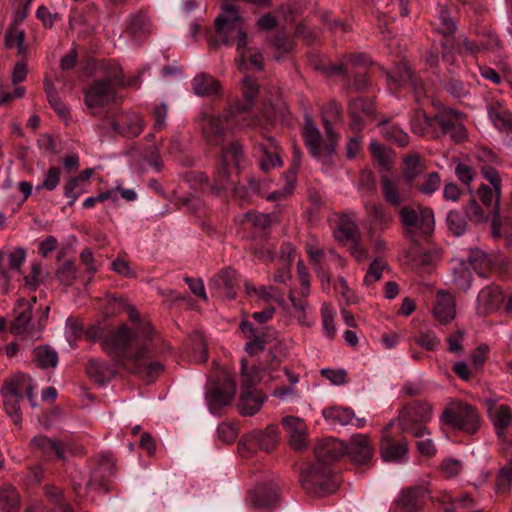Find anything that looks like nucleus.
Masks as SVG:
<instances>
[{"label":"nucleus","mask_w":512,"mask_h":512,"mask_svg":"<svg viewBox=\"0 0 512 512\" xmlns=\"http://www.w3.org/2000/svg\"><path fill=\"white\" fill-rule=\"evenodd\" d=\"M234 118H238V115L225 114L221 117L205 115L202 119L201 127L206 141L210 145H221L224 141L223 119L226 125L230 127L238 121V119Z\"/></svg>","instance_id":"11"},{"label":"nucleus","mask_w":512,"mask_h":512,"mask_svg":"<svg viewBox=\"0 0 512 512\" xmlns=\"http://www.w3.org/2000/svg\"><path fill=\"white\" fill-rule=\"evenodd\" d=\"M456 314V305L454 297L446 291H438L433 307L434 317L442 324H446L454 319Z\"/></svg>","instance_id":"25"},{"label":"nucleus","mask_w":512,"mask_h":512,"mask_svg":"<svg viewBox=\"0 0 512 512\" xmlns=\"http://www.w3.org/2000/svg\"><path fill=\"white\" fill-rule=\"evenodd\" d=\"M264 402V397L256 391H242L239 410L242 415L251 416L257 413Z\"/></svg>","instance_id":"41"},{"label":"nucleus","mask_w":512,"mask_h":512,"mask_svg":"<svg viewBox=\"0 0 512 512\" xmlns=\"http://www.w3.org/2000/svg\"><path fill=\"white\" fill-rule=\"evenodd\" d=\"M106 78L112 83H115L116 87L139 88L140 86L138 76L125 79L122 75L121 67L114 61H107Z\"/></svg>","instance_id":"39"},{"label":"nucleus","mask_w":512,"mask_h":512,"mask_svg":"<svg viewBox=\"0 0 512 512\" xmlns=\"http://www.w3.org/2000/svg\"><path fill=\"white\" fill-rule=\"evenodd\" d=\"M427 493L428 490L425 487H415L402 491L395 504L396 510L398 512H417Z\"/></svg>","instance_id":"23"},{"label":"nucleus","mask_w":512,"mask_h":512,"mask_svg":"<svg viewBox=\"0 0 512 512\" xmlns=\"http://www.w3.org/2000/svg\"><path fill=\"white\" fill-rule=\"evenodd\" d=\"M107 62L100 65V78L94 80L84 91V103L92 114L116 98V85L106 78Z\"/></svg>","instance_id":"6"},{"label":"nucleus","mask_w":512,"mask_h":512,"mask_svg":"<svg viewBox=\"0 0 512 512\" xmlns=\"http://www.w3.org/2000/svg\"><path fill=\"white\" fill-rule=\"evenodd\" d=\"M26 250L22 247H14L10 250H0V281L5 291L8 289L11 271H20L26 260Z\"/></svg>","instance_id":"14"},{"label":"nucleus","mask_w":512,"mask_h":512,"mask_svg":"<svg viewBox=\"0 0 512 512\" xmlns=\"http://www.w3.org/2000/svg\"><path fill=\"white\" fill-rule=\"evenodd\" d=\"M405 181L400 176L383 175L381 189L385 201L394 207L401 206L409 198Z\"/></svg>","instance_id":"12"},{"label":"nucleus","mask_w":512,"mask_h":512,"mask_svg":"<svg viewBox=\"0 0 512 512\" xmlns=\"http://www.w3.org/2000/svg\"><path fill=\"white\" fill-rule=\"evenodd\" d=\"M236 392V384L231 377H226L221 385H215L210 393L211 400L217 405H227Z\"/></svg>","instance_id":"38"},{"label":"nucleus","mask_w":512,"mask_h":512,"mask_svg":"<svg viewBox=\"0 0 512 512\" xmlns=\"http://www.w3.org/2000/svg\"><path fill=\"white\" fill-rule=\"evenodd\" d=\"M56 275L64 285L69 286L76 279L77 269L73 262L65 261L57 270Z\"/></svg>","instance_id":"63"},{"label":"nucleus","mask_w":512,"mask_h":512,"mask_svg":"<svg viewBox=\"0 0 512 512\" xmlns=\"http://www.w3.org/2000/svg\"><path fill=\"white\" fill-rule=\"evenodd\" d=\"M386 77L389 90L391 91L406 85H411L413 88H416L411 71L406 63H399L392 71H386Z\"/></svg>","instance_id":"32"},{"label":"nucleus","mask_w":512,"mask_h":512,"mask_svg":"<svg viewBox=\"0 0 512 512\" xmlns=\"http://www.w3.org/2000/svg\"><path fill=\"white\" fill-rule=\"evenodd\" d=\"M344 451V444L334 438H326L317 443L314 448L316 459L327 466L329 463L338 459Z\"/></svg>","instance_id":"24"},{"label":"nucleus","mask_w":512,"mask_h":512,"mask_svg":"<svg viewBox=\"0 0 512 512\" xmlns=\"http://www.w3.org/2000/svg\"><path fill=\"white\" fill-rule=\"evenodd\" d=\"M235 277L234 270L225 269L211 278L209 288L220 297L234 299L236 296Z\"/></svg>","instance_id":"21"},{"label":"nucleus","mask_w":512,"mask_h":512,"mask_svg":"<svg viewBox=\"0 0 512 512\" xmlns=\"http://www.w3.org/2000/svg\"><path fill=\"white\" fill-rule=\"evenodd\" d=\"M259 150L262 153L260 156V167L264 172H268L282 165V160L277 152V146L273 139H269L267 145H259Z\"/></svg>","instance_id":"37"},{"label":"nucleus","mask_w":512,"mask_h":512,"mask_svg":"<svg viewBox=\"0 0 512 512\" xmlns=\"http://www.w3.org/2000/svg\"><path fill=\"white\" fill-rule=\"evenodd\" d=\"M291 307L287 309L290 317L294 318L301 326L311 327L315 323L311 307L307 299L298 298L292 291L289 293Z\"/></svg>","instance_id":"22"},{"label":"nucleus","mask_w":512,"mask_h":512,"mask_svg":"<svg viewBox=\"0 0 512 512\" xmlns=\"http://www.w3.org/2000/svg\"><path fill=\"white\" fill-rule=\"evenodd\" d=\"M444 87L446 91L457 100H463L470 94L469 86L454 77L447 80Z\"/></svg>","instance_id":"56"},{"label":"nucleus","mask_w":512,"mask_h":512,"mask_svg":"<svg viewBox=\"0 0 512 512\" xmlns=\"http://www.w3.org/2000/svg\"><path fill=\"white\" fill-rule=\"evenodd\" d=\"M380 133L387 140L397 143L399 146L404 147L409 143V136L399 126L391 124L387 120H382L379 123Z\"/></svg>","instance_id":"44"},{"label":"nucleus","mask_w":512,"mask_h":512,"mask_svg":"<svg viewBox=\"0 0 512 512\" xmlns=\"http://www.w3.org/2000/svg\"><path fill=\"white\" fill-rule=\"evenodd\" d=\"M153 338L154 330L148 324L134 332L120 326L103 339L101 346L107 354L115 357L120 366L152 380L164 369L160 362L149 360Z\"/></svg>","instance_id":"1"},{"label":"nucleus","mask_w":512,"mask_h":512,"mask_svg":"<svg viewBox=\"0 0 512 512\" xmlns=\"http://www.w3.org/2000/svg\"><path fill=\"white\" fill-rule=\"evenodd\" d=\"M477 160L482 163L481 173L494 187L497 198L502 194V180L495 167L500 163L499 158L488 148H481L476 153Z\"/></svg>","instance_id":"15"},{"label":"nucleus","mask_w":512,"mask_h":512,"mask_svg":"<svg viewBox=\"0 0 512 512\" xmlns=\"http://www.w3.org/2000/svg\"><path fill=\"white\" fill-rule=\"evenodd\" d=\"M242 91L245 103L239 107V110H247L252 106L255 97L259 93V87L253 79L245 76L242 80Z\"/></svg>","instance_id":"53"},{"label":"nucleus","mask_w":512,"mask_h":512,"mask_svg":"<svg viewBox=\"0 0 512 512\" xmlns=\"http://www.w3.org/2000/svg\"><path fill=\"white\" fill-rule=\"evenodd\" d=\"M446 222L449 230L456 236H460L466 231V219L459 211H450L447 214Z\"/></svg>","instance_id":"55"},{"label":"nucleus","mask_w":512,"mask_h":512,"mask_svg":"<svg viewBox=\"0 0 512 512\" xmlns=\"http://www.w3.org/2000/svg\"><path fill=\"white\" fill-rule=\"evenodd\" d=\"M349 111L351 116V128L355 131H360L364 120L373 114L374 105L370 100L358 98L350 103Z\"/></svg>","instance_id":"30"},{"label":"nucleus","mask_w":512,"mask_h":512,"mask_svg":"<svg viewBox=\"0 0 512 512\" xmlns=\"http://www.w3.org/2000/svg\"><path fill=\"white\" fill-rule=\"evenodd\" d=\"M347 452L355 463H368L373 456V447L368 435L355 434L351 436L347 447Z\"/></svg>","instance_id":"19"},{"label":"nucleus","mask_w":512,"mask_h":512,"mask_svg":"<svg viewBox=\"0 0 512 512\" xmlns=\"http://www.w3.org/2000/svg\"><path fill=\"white\" fill-rule=\"evenodd\" d=\"M437 20L439 21L437 30L445 36L452 35L456 26L453 20L450 18L448 10L445 7H439Z\"/></svg>","instance_id":"61"},{"label":"nucleus","mask_w":512,"mask_h":512,"mask_svg":"<svg viewBox=\"0 0 512 512\" xmlns=\"http://www.w3.org/2000/svg\"><path fill=\"white\" fill-rule=\"evenodd\" d=\"M414 340L426 350H434L440 343L434 331L430 329L420 330Z\"/></svg>","instance_id":"62"},{"label":"nucleus","mask_w":512,"mask_h":512,"mask_svg":"<svg viewBox=\"0 0 512 512\" xmlns=\"http://www.w3.org/2000/svg\"><path fill=\"white\" fill-rule=\"evenodd\" d=\"M192 86L195 94L199 96H211L219 92L220 84L207 74H199L194 77Z\"/></svg>","instance_id":"42"},{"label":"nucleus","mask_w":512,"mask_h":512,"mask_svg":"<svg viewBox=\"0 0 512 512\" xmlns=\"http://www.w3.org/2000/svg\"><path fill=\"white\" fill-rule=\"evenodd\" d=\"M488 414L497 429V434L501 435L500 430L510 425L512 421V411L508 405L492 402L488 407Z\"/></svg>","instance_id":"35"},{"label":"nucleus","mask_w":512,"mask_h":512,"mask_svg":"<svg viewBox=\"0 0 512 512\" xmlns=\"http://www.w3.org/2000/svg\"><path fill=\"white\" fill-rule=\"evenodd\" d=\"M385 268L386 263L382 259H375L367 270L363 280L364 284L372 286L375 282L379 281Z\"/></svg>","instance_id":"60"},{"label":"nucleus","mask_w":512,"mask_h":512,"mask_svg":"<svg viewBox=\"0 0 512 512\" xmlns=\"http://www.w3.org/2000/svg\"><path fill=\"white\" fill-rule=\"evenodd\" d=\"M243 25L244 20L237 6L231 3L223 4L220 14L215 19V27L224 45H236L238 55L235 62L241 71L247 66L246 54L251 50Z\"/></svg>","instance_id":"2"},{"label":"nucleus","mask_w":512,"mask_h":512,"mask_svg":"<svg viewBox=\"0 0 512 512\" xmlns=\"http://www.w3.org/2000/svg\"><path fill=\"white\" fill-rule=\"evenodd\" d=\"M112 126L116 132L138 136L143 131L144 121L138 113H123L112 123Z\"/></svg>","instance_id":"27"},{"label":"nucleus","mask_w":512,"mask_h":512,"mask_svg":"<svg viewBox=\"0 0 512 512\" xmlns=\"http://www.w3.org/2000/svg\"><path fill=\"white\" fill-rule=\"evenodd\" d=\"M19 508V495L12 487L0 490V512H16Z\"/></svg>","instance_id":"50"},{"label":"nucleus","mask_w":512,"mask_h":512,"mask_svg":"<svg viewBox=\"0 0 512 512\" xmlns=\"http://www.w3.org/2000/svg\"><path fill=\"white\" fill-rule=\"evenodd\" d=\"M433 417V407L427 402L415 401L406 405L399 414V424L404 432L415 438L430 434L425 424Z\"/></svg>","instance_id":"5"},{"label":"nucleus","mask_w":512,"mask_h":512,"mask_svg":"<svg viewBox=\"0 0 512 512\" xmlns=\"http://www.w3.org/2000/svg\"><path fill=\"white\" fill-rule=\"evenodd\" d=\"M33 359L41 368H54L58 363V354L49 346H39L33 350Z\"/></svg>","instance_id":"45"},{"label":"nucleus","mask_w":512,"mask_h":512,"mask_svg":"<svg viewBox=\"0 0 512 512\" xmlns=\"http://www.w3.org/2000/svg\"><path fill=\"white\" fill-rule=\"evenodd\" d=\"M403 164L402 174L407 184H411L424 171L417 154L406 156Z\"/></svg>","instance_id":"48"},{"label":"nucleus","mask_w":512,"mask_h":512,"mask_svg":"<svg viewBox=\"0 0 512 512\" xmlns=\"http://www.w3.org/2000/svg\"><path fill=\"white\" fill-rule=\"evenodd\" d=\"M464 117V114L460 111L454 110V109H447L441 112L436 120L442 129L443 133L446 131H449L451 127L455 125V123H458L460 120H462Z\"/></svg>","instance_id":"54"},{"label":"nucleus","mask_w":512,"mask_h":512,"mask_svg":"<svg viewBox=\"0 0 512 512\" xmlns=\"http://www.w3.org/2000/svg\"><path fill=\"white\" fill-rule=\"evenodd\" d=\"M61 170L59 167H50L44 174L42 182L36 186V190L46 189L53 191L60 183Z\"/></svg>","instance_id":"58"},{"label":"nucleus","mask_w":512,"mask_h":512,"mask_svg":"<svg viewBox=\"0 0 512 512\" xmlns=\"http://www.w3.org/2000/svg\"><path fill=\"white\" fill-rule=\"evenodd\" d=\"M432 120L423 111H417L411 119V129L417 135H424Z\"/></svg>","instance_id":"64"},{"label":"nucleus","mask_w":512,"mask_h":512,"mask_svg":"<svg viewBox=\"0 0 512 512\" xmlns=\"http://www.w3.org/2000/svg\"><path fill=\"white\" fill-rule=\"evenodd\" d=\"M400 220L408 232L429 234L435 221L432 209L422 206H405L400 210Z\"/></svg>","instance_id":"10"},{"label":"nucleus","mask_w":512,"mask_h":512,"mask_svg":"<svg viewBox=\"0 0 512 512\" xmlns=\"http://www.w3.org/2000/svg\"><path fill=\"white\" fill-rule=\"evenodd\" d=\"M322 415L332 427L346 426L354 420V412L350 408L330 407L324 409Z\"/></svg>","instance_id":"36"},{"label":"nucleus","mask_w":512,"mask_h":512,"mask_svg":"<svg viewBox=\"0 0 512 512\" xmlns=\"http://www.w3.org/2000/svg\"><path fill=\"white\" fill-rule=\"evenodd\" d=\"M282 425L289 437V444L295 450H303L307 447L308 431L303 419L296 416H286L282 419Z\"/></svg>","instance_id":"16"},{"label":"nucleus","mask_w":512,"mask_h":512,"mask_svg":"<svg viewBox=\"0 0 512 512\" xmlns=\"http://www.w3.org/2000/svg\"><path fill=\"white\" fill-rule=\"evenodd\" d=\"M85 192L82 178H72L64 186V196L69 199L68 204L72 206L78 197Z\"/></svg>","instance_id":"57"},{"label":"nucleus","mask_w":512,"mask_h":512,"mask_svg":"<svg viewBox=\"0 0 512 512\" xmlns=\"http://www.w3.org/2000/svg\"><path fill=\"white\" fill-rule=\"evenodd\" d=\"M322 326L325 335L332 339L336 333V326L334 323V312L330 305L324 303L321 307Z\"/></svg>","instance_id":"59"},{"label":"nucleus","mask_w":512,"mask_h":512,"mask_svg":"<svg viewBox=\"0 0 512 512\" xmlns=\"http://www.w3.org/2000/svg\"><path fill=\"white\" fill-rule=\"evenodd\" d=\"M452 282L460 290L467 291L470 289L472 284V272L466 260H453Z\"/></svg>","instance_id":"33"},{"label":"nucleus","mask_w":512,"mask_h":512,"mask_svg":"<svg viewBox=\"0 0 512 512\" xmlns=\"http://www.w3.org/2000/svg\"><path fill=\"white\" fill-rule=\"evenodd\" d=\"M32 303L29 300L20 299L15 307L16 317L11 326V333L15 335H23L30 339H38L40 331L34 330L30 325L31 322Z\"/></svg>","instance_id":"13"},{"label":"nucleus","mask_w":512,"mask_h":512,"mask_svg":"<svg viewBox=\"0 0 512 512\" xmlns=\"http://www.w3.org/2000/svg\"><path fill=\"white\" fill-rule=\"evenodd\" d=\"M441 420L455 429L472 434L478 428L479 416L471 405L462 401H451L443 410Z\"/></svg>","instance_id":"7"},{"label":"nucleus","mask_w":512,"mask_h":512,"mask_svg":"<svg viewBox=\"0 0 512 512\" xmlns=\"http://www.w3.org/2000/svg\"><path fill=\"white\" fill-rule=\"evenodd\" d=\"M278 429L274 425H269L265 431H258L251 435V444L262 450L270 451L277 443Z\"/></svg>","instance_id":"40"},{"label":"nucleus","mask_w":512,"mask_h":512,"mask_svg":"<svg viewBox=\"0 0 512 512\" xmlns=\"http://www.w3.org/2000/svg\"><path fill=\"white\" fill-rule=\"evenodd\" d=\"M261 380L260 370L257 367H248L244 360L241 361L240 382L242 391H255V385Z\"/></svg>","instance_id":"47"},{"label":"nucleus","mask_w":512,"mask_h":512,"mask_svg":"<svg viewBox=\"0 0 512 512\" xmlns=\"http://www.w3.org/2000/svg\"><path fill=\"white\" fill-rule=\"evenodd\" d=\"M325 138L316 127L309 115L305 117L303 126V138L309 153L326 168L334 164L336 147L338 144V135L333 130L332 125L326 116H324Z\"/></svg>","instance_id":"3"},{"label":"nucleus","mask_w":512,"mask_h":512,"mask_svg":"<svg viewBox=\"0 0 512 512\" xmlns=\"http://www.w3.org/2000/svg\"><path fill=\"white\" fill-rule=\"evenodd\" d=\"M369 150L373 155L374 160L377 164L383 169H390L392 163V156L390 151H388L382 144L373 140L370 142Z\"/></svg>","instance_id":"52"},{"label":"nucleus","mask_w":512,"mask_h":512,"mask_svg":"<svg viewBox=\"0 0 512 512\" xmlns=\"http://www.w3.org/2000/svg\"><path fill=\"white\" fill-rule=\"evenodd\" d=\"M334 237L343 245L361 237L354 215L344 214L340 217Z\"/></svg>","instance_id":"29"},{"label":"nucleus","mask_w":512,"mask_h":512,"mask_svg":"<svg viewBox=\"0 0 512 512\" xmlns=\"http://www.w3.org/2000/svg\"><path fill=\"white\" fill-rule=\"evenodd\" d=\"M45 496L53 504L52 512H73L72 509L63 502L61 491L51 485L45 487ZM25 512H34L33 509L29 508Z\"/></svg>","instance_id":"51"},{"label":"nucleus","mask_w":512,"mask_h":512,"mask_svg":"<svg viewBox=\"0 0 512 512\" xmlns=\"http://www.w3.org/2000/svg\"><path fill=\"white\" fill-rule=\"evenodd\" d=\"M381 456L386 462H400L407 459V442L395 441L392 438L385 436L381 441Z\"/></svg>","instance_id":"28"},{"label":"nucleus","mask_w":512,"mask_h":512,"mask_svg":"<svg viewBox=\"0 0 512 512\" xmlns=\"http://www.w3.org/2000/svg\"><path fill=\"white\" fill-rule=\"evenodd\" d=\"M504 301V294L499 286L490 284L480 290L477 297V312L487 315L499 309Z\"/></svg>","instance_id":"18"},{"label":"nucleus","mask_w":512,"mask_h":512,"mask_svg":"<svg viewBox=\"0 0 512 512\" xmlns=\"http://www.w3.org/2000/svg\"><path fill=\"white\" fill-rule=\"evenodd\" d=\"M244 161V154L242 147L238 143H231L223 149L220 158V164L215 176V189L223 190L228 187L231 180L232 173L238 172L241 164Z\"/></svg>","instance_id":"9"},{"label":"nucleus","mask_w":512,"mask_h":512,"mask_svg":"<svg viewBox=\"0 0 512 512\" xmlns=\"http://www.w3.org/2000/svg\"><path fill=\"white\" fill-rule=\"evenodd\" d=\"M477 193H478V197H479L480 201L482 202V204L487 207L492 206L493 201L495 199V204H494V207L492 210V214H493L492 225H493V229L495 230L496 226H497V222L499 220V215H500V209H499L500 197L497 198L496 192H495V189L493 186H492V188H490L489 186H487L485 184L480 185Z\"/></svg>","instance_id":"43"},{"label":"nucleus","mask_w":512,"mask_h":512,"mask_svg":"<svg viewBox=\"0 0 512 512\" xmlns=\"http://www.w3.org/2000/svg\"><path fill=\"white\" fill-rule=\"evenodd\" d=\"M302 488L313 496H325L336 491L337 483L327 466L312 465L300 477Z\"/></svg>","instance_id":"8"},{"label":"nucleus","mask_w":512,"mask_h":512,"mask_svg":"<svg viewBox=\"0 0 512 512\" xmlns=\"http://www.w3.org/2000/svg\"><path fill=\"white\" fill-rule=\"evenodd\" d=\"M44 88L47 95V100L51 107L55 110V112L63 119L68 118L69 109L68 107L61 101L58 96L54 86L50 81L44 82Z\"/></svg>","instance_id":"49"},{"label":"nucleus","mask_w":512,"mask_h":512,"mask_svg":"<svg viewBox=\"0 0 512 512\" xmlns=\"http://www.w3.org/2000/svg\"><path fill=\"white\" fill-rule=\"evenodd\" d=\"M466 262L481 277L485 276L486 271L491 266V261L487 254L480 249L470 250Z\"/></svg>","instance_id":"46"},{"label":"nucleus","mask_w":512,"mask_h":512,"mask_svg":"<svg viewBox=\"0 0 512 512\" xmlns=\"http://www.w3.org/2000/svg\"><path fill=\"white\" fill-rule=\"evenodd\" d=\"M126 31L135 40L148 37L152 32V25L146 12L138 10L130 13L126 18Z\"/></svg>","instance_id":"20"},{"label":"nucleus","mask_w":512,"mask_h":512,"mask_svg":"<svg viewBox=\"0 0 512 512\" xmlns=\"http://www.w3.org/2000/svg\"><path fill=\"white\" fill-rule=\"evenodd\" d=\"M34 389L35 385L33 384L32 378L26 374H18L5 382L1 389L3 406L14 424H20L22 421L20 400L23 394H26L32 407L37 406Z\"/></svg>","instance_id":"4"},{"label":"nucleus","mask_w":512,"mask_h":512,"mask_svg":"<svg viewBox=\"0 0 512 512\" xmlns=\"http://www.w3.org/2000/svg\"><path fill=\"white\" fill-rule=\"evenodd\" d=\"M31 448L35 452L41 453L45 457L56 456L59 459L65 458L64 446L44 435L35 436L30 442Z\"/></svg>","instance_id":"31"},{"label":"nucleus","mask_w":512,"mask_h":512,"mask_svg":"<svg viewBox=\"0 0 512 512\" xmlns=\"http://www.w3.org/2000/svg\"><path fill=\"white\" fill-rule=\"evenodd\" d=\"M487 114L492 125L501 133L512 125V112L504 102L493 100L487 104Z\"/></svg>","instance_id":"26"},{"label":"nucleus","mask_w":512,"mask_h":512,"mask_svg":"<svg viewBox=\"0 0 512 512\" xmlns=\"http://www.w3.org/2000/svg\"><path fill=\"white\" fill-rule=\"evenodd\" d=\"M279 496V488L275 483L259 484L249 493V504L257 509L264 510L275 505Z\"/></svg>","instance_id":"17"},{"label":"nucleus","mask_w":512,"mask_h":512,"mask_svg":"<svg viewBox=\"0 0 512 512\" xmlns=\"http://www.w3.org/2000/svg\"><path fill=\"white\" fill-rule=\"evenodd\" d=\"M86 371L89 377L99 384L110 381L116 373L113 366L99 359H90Z\"/></svg>","instance_id":"34"}]
</instances>
